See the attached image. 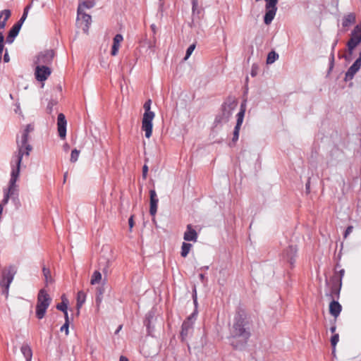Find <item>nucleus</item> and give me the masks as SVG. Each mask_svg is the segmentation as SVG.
<instances>
[{
  "mask_svg": "<svg viewBox=\"0 0 361 361\" xmlns=\"http://www.w3.org/2000/svg\"><path fill=\"white\" fill-rule=\"evenodd\" d=\"M251 336L250 325L244 310L238 309L230 329V344L234 349L245 348Z\"/></svg>",
  "mask_w": 361,
  "mask_h": 361,
  "instance_id": "1",
  "label": "nucleus"
},
{
  "mask_svg": "<svg viewBox=\"0 0 361 361\" xmlns=\"http://www.w3.org/2000/svg\"><path fill=\"white\" fill-rule=\"evenodd\" d=\"M34 130V126L32 124H27L25 128L22 133L20 140L17 137L16 143L18 150L16 154L13 156L11 165V188L8 190V193H12L14 189L15 182L17 181L20 174V167L23 159V156L25 154L29 156L30 152L32 149V146L28 144L29 133Z\"/></svg>",
  "mask_w": 361,
  "mask_h": 361,
  "instance_id": "2",
  "label": "nucleus"
},
{
  "mask_svg": "<svg viewBox=\"0 0 361 361\" xmlns=\"http://www.w3.org/2000/svg\"><path fill=\"white\" fill-rule=\"evenodd\" d=\"M51 302V298L48 294L47 291L42 288L37 295V305H36V317L39 319H42L45 316L47 308Z\"/></svg>",
  "mask_w": 361,
  "mask_h": 361,
  "instance_id": "3",
  "label": "nucleus"
},
{
  "mask_svg": "<svg viewBox=\"0 0 361 361\" xmlns=\"http://www.w3.org/2000/svg\"><path fill=\"white\" fill-rule=\"evenodd\" d=\"M16 269L14 266H9L2 270L1 278L0 279V286L3 288L2 294L6 297L8 295V290L11 282L13 280Z\"/></svg>",
  "mask_w": 361,
  "mask_h": 361,
  "instance_id": "4",
  "label": "nucleus"
},
{
  "mask_svg": "<svg viewBox=\"0 0 361 361\" xmlns=\"http://www.w3.org/2000/svg\"><path fill=\"white\" fill-rule=\"evenodd\" d=\"M77 23L79 27H82V30L85 33H88L92 23V17L90 15L85 13L80 7L78 8L77 10Z\"/></svg>",
  "mask_w": 361,
  "mask_h": 361,
  "instance_id": "5",
  "label": "nucleus"
},
{
  "mask_svg": "<svg viewBox=\"0 0 361 361\" xmlns=\"http://www.w3.org/2000/svg\"><path fill=\"white\" fill-rule=\"evenodd\" d=\"M361 42V23L357 25L351 32V36L347 42V47L350 54L353 49Z\"/></svg>",
  "mask_w": 361,
  "mask_h": 361,
  "instance_id": "6",
  "label": "nucleus"
},
{
  "mask_svg": "<svg viewBox=\"0 0 361 361\" xmlns=\"http://www.w3.org/2000/svg\"><path fill=\"white\" fill-rule=\"evenodd\" d=\"M197 315V310H194V312L183 322L180 331V337L182 340H184L192 329Z\"/></svg>",
  "mask_w": 361,
  "mask_h": 361,
  "instance_id": "7",
  "label": "nucleus"
},
{
  "mask_svg": "<svg viewBox=\"0 0 361 361\" xmlns=\"http://www.w3.org/2000/svg\"><path fill=\"white\" fill-rule=\"evenodd\" d=\"M54 57V52L51 49H47L40 52L35 61L37 66L43 65L47 66L51 64Z\"/></svg>",
  "mask_w": 361,
  "mask_h": 361,
  "instance_id": "8",
  "label": "nucleus"
},
{
  "mask_svg": "<svg viewBox=\"0 0 361 361\" xmlns=\"http://www.w3.org/2000/svg\"><path fill=\"white\" fill-rule=\"evenodd\" d=\"M237 106V102L234 97H228L221 105V111L224 118L229 119L232 115V111Z\"/></svg>",
  "mask_w": 361,
  "mask_h": 361,
  "instance_id": "9",
  "label": "nucleus"
},
{
  "mask_svg": "<svg viewBox=\"0 0 361 361\" xmlns=\"http://www.w3.org/2000/svg\"><path fill=\"white\" fill-rule=\"evenodd\" d=\"M10 187L11 180H9L8 187L7 188H4V198L1 201V203L0 204V215L3 212V206L6 205L8 202L10 198L12 199L13 200H15L18 197V185H16V182H15L14 189L12 191V193H11V195L10 192L8 193V190L11 188Z\"/></svg>",
  "mask_w": 361,
  "mask_h": 361,
  "instance_id": "10",
  "label": "nucleus"
},
{
  "mask_svg": "<svg viewBox=\"0 0 361 361\" xmlns=\"http://www.w3.org/2000/svg\"><path fill=\"white\" fill-rule=\"evenodd\" d=\"M154 116H149L148 114L143 115L142 120V130L145 132V135L147 138H149L152 134V121Z\"/></svg>",
  "mask_w": 361,
  "mask_h": 361,
  "instance_id": "11",
  "label": "nucleus"
},
{
  "mask_svg": "<svg viewBox=\"0 0 361 361\" xmlns=\"http://www.w3.org/2000/svg\"><path fill=\"white\" fill-rule=\"evenodd\" d=\"M51 69L46 66L39 65L35 68V75L37 80L43 82L51 75Z\"/></svg>",
  "mask_w": 361,
  "mask_h": 361,
  "instance_id": "12",
  "label": "nucleus"
},
{
  "mask_svg": "<svg viewBox=\"0 0 361 361\" xmlns=\"http://www.w3.org/2000/svg\"><path fill=\"white\" fill-rule=\"evenodd\" d=\"M361 66V51L360 52L359 57L355 60L352 66L348 69L345 75V80H351L356 73L360 70Z\"/></svg>",
  "mask_w": 361,
  "mask_h": 361,
  "instance_id": "13",
  "label": "nucleus"
},
{
  "mask_svg": "<svg viewBox=\"0 0 361 361\" xmlns=\"http://www.w3.org/2000/svg\"><path fill=\"white\" fill-rule=\"evenodd\" d=\"M297 248L295 246H288L283 252V258L286 259L291 266H293L295 262Z\"/></svg>",
  "mask_w": 361,
  "mask_h": 361,
  "instance_id": "14",
  "label": "nucleus"
},
{
  "mask_svg": "<svg viewBox=\"0 0 361 361\" xmlns=\"http://www.w3.org/2000/svg\"><path fill=\"white\" fill-rule=\"evenodd\" d=\"M149 196H150L149 213L152 216H154L157 212L159 199L157 197V195L154 190H151L149 191Z\"/></svg>",
  "mask_w": 361,
  "mask_h": 361,
  "instance_id": "15",
  "label": "nucleus"
},
{
  "mask_svg": "<svg viewBox=\"0 0 361 361\" xmlns=\"http://www.w3.org/2000/svg\"><path fill=\"white\" fill-rule=\"evenodd\" d=\"M198 235L197 231L192 228L191 224L187 226L185 232L184 233L183 239L185 241H193L197 240Z\"/></svg>",
  "mask_w": 361,
  "mask_h": 361,
  "instance_id": "16",
  "label": "nucleus"
},
{
  "mask_svg": "<svg viewBox=\"0 0 361 361\" xmlns=\"http://www.w3.org/2000/svg\"><path fill=\"white\" fill-rule=\"evenodd\" d=\"M123 40V37L121 34H116L113 39V44L111 50V56H116L118 52L121 43Z\"/></svg>",
  "mask_w": 361,
  "mask_h": 361,
  "instance_id": "17",
  "label": "nucleus"
},
{
  "mask_svg": "<svg viewBox=\"0 0 361 361\" xmlns=\"http://www.w3.org/2000/svg\"><path fill=\"white\" fill-rule=\"evenodd\" d=\"M332 283L333 284L331 287L330 293L329 294H326V295H329L332 300L338 299L342 283L335 281H332Z\"/></svg>",
  "mask_w": 361,
  "mask_h": 361,
  "instance_id": "18",
  "label": "nucleus"
},
{
  "mask_svg": "<svg viewBox=\"0 0 361 361\" xmlns=\"http://www.w3.org/2000/svg\"><path fill=\"white\" fill-rule=\"evenodd\" d=\"M341 310L342 306L341 305V304L336 300H332V301L329 304L330 314L335 318H337L339 316Z\"/></svg>",
  "mask_w": 361,
  "mask_h": 361,
  "instance_id": "19",
  "label": "nucleus"
},
{
  "mask_svg": "<svg viewBox=\"0 0 361 361\" xmlns=\"http://www.w3.org/2000/svg\"><path fill=\"white\" fill-rule=\"evenodd\" d=\"M21 27L20 25L15 24L11 29L9 30L8 34L6 37V42L11 44L13 42L14 39L18 35Z\"/></svg>",
  "mask_w": 361,
  "mask_h": 361,
  "instance_id": "20",
  "label": "nucleus"
},
{
  "mask_svg": "<svg viewBox=\"0 0 361 361\" xmlns=\"http://www.w3.org/2000/svg\"><path fill=\"white\" fill-rule=\"evenodd\" d=\"M68 300L65 296V295H63L61 296V302L56 305V309L63 312L64 313V317H68Z\"/></svg>",
  "mask_w": 361,
  "mask_h": 361,
  "instance_id": "21",
  "label": "nucleus"
},
{
  "mask_svg": "<svg viewBox=\"0 0 361 361\" xmlns=\"http://www.w3.org/2000/svg\"><path fill=\"white\" fill-rule=\"evenodd\" d=\"M11 12L9 9L3 10L0 13V29H4L6 27V21L11 17Z\"/></svg>",
  "mask_w": 361,
  "mask_h": 361,
  "instance_id": "22",
  "label": "nucleus"
},
{
  "mask_svg": "<svg viewBox=\"0 0 361 361\" xmlns=\"http://www.w3.org/2000/svg\"><path fill=\"white\" fill-rule=\"evenodd\" d=\"M245 113V105L244 104H241L240 111L237 114V121H236V125L234 128L240 129V127L243 122Z\"/></svg>",
  "mask_w": 361,
  "mask_h": 361,
  "instance_id": "23",
  "label": "nucleus"
},
{
  "mask_svg": "<svg viewBox=\"0 0 361 361\" xmlns=\"http://www.w3.org/2000/svg\"><path fill=\"white\" fill-rule=\"evenodd\" d=\"M245 113V105L244 104H241L240 111L237 114V121H236V125L234 128L240 129V127L243 122Z\"/></svg>",
  "mask_w": 361,
  "mask_h": 361,
  "instance_id": "24",
  "label": "nucleus"
},
{
  "mask_svg": "<svg viewBox=\"0 0 361 361\" xmlns=\"http://www.w3.org/2000/svg\"><path fill=\"white\" fill-rule=\"evenodd\" d=\"M20 351L23 355L24 357L25 358L26 361H31L32 357V351L30 346L28 344L24 343L20 348Z\"/></svg>",
  "mask_w": 361,
  "mask_h": 361,
  "instance_id": "25",
  "label": "nucleus"
},
{
  "mask_svg": "<svg viewBox=\"0 0 361 361\" xmlns=\"http://www.w3.org/2000/svg\"><path fill=\"white\" fill-rule=\"evenodd\" d=\"M355 23V15L353 13H350L343 18L342 25L344 27H349Z\"/></svg>",
  "mask_w": 361,
  "mask_h": 361,
  "instance_id": "26",
  "label": "nucleus"
},
{
  "mask_svg": "<svg viewBox=\"0 0 361 361\" xmlns=\"http://www.w3.org/2000/svg\"><path fill=\"white\" fill-rule=\"evenodd\" d=\"M276 11H274V9L266 10V13L264 16V22L266 25H269L271 23L276 15Z\"/></svg>",
  "mask_w": 361,
  "mask_h": 361,
  "instance_id": "27",
  "label": "nucleus"
},
{
  "mask_svg": "<svg viewBox=\"0 0 361 361\" xmlns=\"http://www.w3.org/2000/svg\"><path fill=\"white\" fill-rule=\"evenodd\" d=\"M86 299V294L84 291L80 290L78 291L77 294V308L79 310V309L82 306V305L85 303ZM79 313V311L78 312Z\"/></svg>",
  "mask_w": 361,
  "mask_h": 361,
  "instance_id": "28",
  "label": "nucleus"
},
{
  "mask_svg": "<svg viewBox=\"0 0 361 361\" xmlns=\"http://www.w3.org/2000/svg\"><path fill=\"white\" fill-rule=\"evenodd\" d=\"M192 245L188 243L183 242L181 246L180 255L183 257H186L190 252Z\"/></svg>",
  "mask_w": 361,
  "mask_h": 361,
  "instance_id": "29",
  "label": "nucleus"
},
{
  "mask_svg": "<svg viewBox=\"0 0 361 361\" xmlns=\"http://www.w3.org/2000/svg\"><path fill=\"white\" fill-rule=\"evenodd\" d=\"M110 264V262L106 260V259L100 258L99 265V269H101L104 274L108 273L109 267Z\"/></svg>",
  "mask_w": 361,
  "mask_h": 361,
  "instance_id": "30",
  "label": "nucleus"
},
{
  "mask_svg": "<svg viewBox=\"0 0 361 361\" xmlns=\"http://www.w3.org/2000/svg\"><path fill=\"white\" fill-rule=\"evenodd\" d=\"M95 5V1L94 0H85V1H80L79 3V5H78V8H81V9L83 10V8H92V7H94Z\"/></svg>",
  "mask_w": 361,
  "mask_h": 361,
  "instance_id": "31",
  "label": "nucleus"
},
{
  "mask_svg": "<svg viewBox=\"0 0 361 361\" xmlns=\"http://www.w3.org/2000/svg\"><path fill=\"white\" fill-rule=\"evenodd\" d=\"M151 104H152V100L151 99H147L144 105H143V108L145 109V113L143 115H146V114H148L149 116H155V114L153 111H151Z\"/></svg>",
  "mask_w": 361,
  "mask_h": 361,
  "instance_id": "32",
  "label": "nucleus"
},
{
  "mask_svg": "<svg viewBox=\"0 0 361 361\" xmlns=\"http://www.w3.org/2000/svg\"><path fill=\"white\" fill-rule=\"evenodd\" d=\"M278 59L279 54L274 51H271L267 55V63L271 64Z\"/></svg>",
  "mask_w": 361,
  "mask_h": 361,
  "instance_id": "33",
  "label": "nucleus"
},
{
  "mask_svg": "<svg viewBox=\"0 0 361 361\" xmlns=\"http://www.w3.org/2000/svg\"><path fill=\"white\" fill-rule=\"evenodd\" d=\"M228 120L229 119L224 118V116H223V114L221 112L220 114L216 116L214 121V125L215 127H217L221 123L228 122Z\"/></svg>",
  "mask_w": 361,
  "mask_h": 361,
  "instance_id": "34",
  "label": "nucleus"
},
{
  "mask_svg": "<svg viewBox=\"0 0 361 361\" xmlns=\"http://www.w3.org/2000/svg\"><path fill=\"white\" fill-rule=\"evenodd\" d=\"M42 272L43 275L44 276V281L46 283V286L49 284V283H51L52 281L51 276V271L49 269L43 267L42 268Z\"/></svg>",
  "mask_w": 361,
  "mask_h": 361,
  "instance_id": "35",
  "label": "nucleus"
},
{
  "mask_svg": "<svg viewBox=\"0 0 361 361\" xmlns=\"http://www.w3.org/2000/svg\"><path fill=\"white\" fill-rule=\"evenodd\" d=\"M101 279H102L101 273L99 271H94L92 276L90 283L92 285H94L96 283H99L100 282Z\"/></svg>",
  "mask_w": 361,
  "mask_h": 361,
  "instance_id": "36",
  "label": "nucleus"
},
{
  "mask_svg": "<svg viewBox=\"0 0 361 361\" xmlns=\"http://www.w3.org/2000/svg\"><path fill=\"white\" fill-rule=\"evenodd\" d=\"M266 1V10L274 9V11H277L276 4L278 0H265Z\"/></svg>",
  "mask_w": 361,
  "mask_h": 361,
  "instance_id": "37",
  "label": "nucleus"
},
{
  "mask_svg": "<svg viewBox=\"0 0 361 361\" xmlns=\"http://www.w3.org/2000/svg\"><path fill=\"white\" fill-rule=\"evenodd\" d=\"M344 274H345V270L343 269H341L338 274H336L331 281H336L338 283H342V279L344 276Z\"/></svg>",
  "mask_w": 361,
  "mask_h": 361,
  "instance_id": "38",
  "label": "nucleus"
},
{
  "mask_svg": "<svg viewBox=\"0 0 361 361\" xmlns=\"http://www.w3.org/2000/svg\"><path fill=\"white\" fill-rule=\"evenodd\" d=\"M30 5H28L24 8V11H23V13L22 15L21 18L16 24L20 25V27H22L23 23H24V21L25 20V19L27 16L28 10L30 9Z\"/></svg>",
  "mask_w": 361,
  "mask_h": 361,
  "instance_id": "39",
  "label": "nucleus"
},
{
  "mask_svg": "<svg viewBox=\"0 0 361 361\" xmlns=\"http://www.w3.org/2000/svg\"><path fill=\"white\" fill-rule=\"evenodd\" d=\"M67 121L64 114H59L57 118V126H66Z\"/></svg>",
  "mask_w": 361,
  "mask_h": 361,
  "instance_id": "40",
  "label": "nucleus"
},
{
  "mask_svg": "<svg viewBox=\"0 0 361 361\" xmlns=\"http://www.w3.org/2000/svg\"><path fill=\"white\" fill-rule=\"evenodd\" d=\"M79 154H80L79 150H78L77 149H73L71 152V154L70 161L72 163L76 162L78 159Z\"/></svg>",
  "mask_w": 361,
  "mask_h": 361,
  "instance_id": "41",
  "label": "nucleus"
},
{
  "mask_svg": "<svg viewBox=\"0 0 361 361\" xmlns=\"http://www.w3.org/2000/svg\"><path fill=\"white\" fill-rule=\"evenodd\" d=\"M69 324H70L69 317H65V323L61 327L60 331L61 332L64 331L66 335H68V334H69V331H68Z\"/></svg>",
  "mask_w": 361,
  "mask_h": 361,
  "instance_id": "42",
  "label": "nucleus"
},
{
  "mask_svg": "<svg viewBox=\"0 0 361 361\" xmlns=\"http://www.w3.org/2000/svg\"><path fill=\"white\" fill-rule=\"evenodd\" d=\"M195 47H196L195 43H193L189 46V47L186 50V54H185L184 60H187L190 56V55L195 50Z\"/></svg>",
  "mask_w": 361,
  "mask_h": 361,
  "instance_id": "43",
  "label": "nucleus"
},
{
  "mask_svg": "<svg viewBox=\"0 0 361 361\" xmlns=\"http://www.w3.org/2000/svg\"><path fill=\"white\" fill-rule=\"evenodd\" d=\"M192 13L200 14V9L198 8V1L197 0H192Z\"/></svg>",
  "mask_w": 361,
  "mask_h": 361,
  "instance_id": "44",
  "label": "nucleus"
},
{
  "mask_svg": "<svg viewBox=\"0 0 361 361\" xmlns=\"http://www.w3.org/2000/svg\"><path fill=\"white\" fill-rule=\"evenodd\" d=\"M58 132L60 137L64 139L66 135V126H58Z\"/></svg>",
  "mask_w": 361,
  "mask_h": 361,
  "instance_id": "45",
  "label": "nucleus"
},
{
  "mask_svg": "<svg viewBox=\"0 0 361 361\" xmlns=\"http://www.w3.org/2000/svg\"><path fill=\"white\" fill-rule=\"evenodd\" d=\"M339 341V336L338 334H334L331 338V343L333 348H335Z\"/></svg>",
  "mask_w": 361,
  "mask_h": 361,
  "instance_id": "46",
  "label": "nucleus"
},
{
  "mask_svg": "<svg viewBox=\"0 0 361 361\" xmlns=\"http://www.w3.org/2000/svg\"><path fill=\"white\" fill-rule=\"evenodd\" d=\"M192 300H193V303L195 305V310H197V290H196V288H194L193 289V291H192Z\"/></svg>",
  "mask_w": 361,
  "mask_h": 361,
  "instance_id": "47",
  "label": "nucleus"
},
{
  "mask_svg": "<svg viewBox=\"0 0 361 361\" xmlns=\"http://www.w3.org/2000/svg\"><path fill=\"white\" fill-rule=\"evenodd\" d=\"M239 132H240V129L234 128L233 133V138H232V141L233 142H235L238 140Z\"/></svg>",
  "mask_w": 361,
  "mask_h": 361,
  "instance_id": "48",
  "label": "nucleus"
},
{
  "mask_svg": "<svg viewBox=\"0 0 361 361\" xmlns=\"http://www.w3.org/2000/svg\"><path fill=\"white\" fill-rule=\"evenodd\" d=\"M147 173H148V166L146 164H145L142 167V177L144 179H145L147 178Z\"/></svg>",
  "mask_w": 361,
  "mask_h": 361,
  "instance_id": "49",
  "label": "nucleus"
},
{
  "mask_svg": "<svg viewBox=\"0 0 361 361\" xmlns=\"http://www.w3.org/2000/svg\"><path fill=\"white\" fill-rule=\"evenodd\" d=\"M353 227L352 226H349L346 228L344 233V238H346L353 231Z\"/></svg>",
  "mask_w": 361,
  "mask_h": 361,
  "instance_id": "50",
  "label": "nucleus"
},
{
  "mask_svg": "<svg viewBox=\"0 0 361 361\" xmlns=\"http://www.w3.org/2000/svg\"><path fill=\"white\" fill-rule=\"evenodd\" d=\"M329 59H330V68H332L333 66H334V51H331Z\"/></svg>",
  "mask_w": 361,
  "mask_h": 361,
  "instance_id": "51",
  "label": "nucleus"
},
{
  "mask_svg": "<svg viewBox=\"0 0 361 361\" xmlns=\"http://www.w3.org/2000/svg\"><path fill=\"white\" fill-rule=\"evenodd\" d=\"M56 102H54V101H51L49 102L48 105H47V109L48 111H49V113L51 112L52 111V108H53V106L56 104Z\"/></svg>",
  "mask_w": 361,
  "mask_h": 361,
  "instance_id": "52",
  "label": "nucleus"
},
{
  "mask_svg": "<svg viewBox=\"0 0 361 361\" xmlns=\"http://www.w3.org/2000/svg\"><path fill=\"white\" fill-rule=\"evenodd\" d=\"M128 224L130 229H131L134 226V221H133V216H130V217L128 219Z\"/></svg>",
  "mask_w": 361,
  "mask_h": 361,
  "instance_id": "53",
  "label": "nucleus"
},
{
  "mask_svg": "<svg viewBox=\"0 0 361 361\" xmlns=\"http://www.w3.org/2000/svg\"><path fill=\"white\" fill-rule=\"evenodd\" d=\"M9 61H10V58H9V56H8V51H7V49H6V52H5L4 56V61L5 63H8Z\"/></svg>",
  "mask_w": 361,
  "mask_h": 361,
  "instance_id": "54",
  "label": "nucleus"
},
{
  "mask_svg": "<svg viewBox=\"0 0 361 361\" xmlns=\"http://www.w3.org/2000/svg\"><path fill=\"white\" fill-rule=\"evenodd\" d=\"M63 149L65 152H68L70 149V146L68 143H65L63 145Z\"/></svg>",
  "mask_w": 361,
  "mask_h": 361,
  "instance_id": "55",
  "label": "nucleus"
},
{
  "mask_svg": "<svg viewBox=\"0 0 361 361\" xmlns=\"http://www.w3.org/2000/svg\"><path fill=\"white\" fill-rule=\"evenodd\" d=\"M338 41V39H336V40L334 42V43H333V44H332V47H331V51H334V49H335L336 46L337 45Z\"/></svg>",
  "mask_w": 361,
  "mask_h": 361,
  "instance_id": "56",
  "label": "nucleus"
},
{
  "mask_svg": "<svg viewBox=\"0 0 361 361\" xmlns=\"http://www.w3.org/2000/svg\"><path fill=\"white\" fill-rule=\"evenodd\" d=\"M0 43H4V36L1 32H0Z\"/></svg>",
  "mask_w": 361,
  "mask_h": 361,
  "instance_id": "57",
  "label": "nucleus"
},
{
  "mask_svg": "<svg viewBox=\"0 0 361 361\" xmlns=\"http://www.w3.org/2000/svg\"><path fill=\"white\" fill-rule=\"evenodd\" d=\"M122 328H123V325L122 324L119 325L115 331V334H118L119 333V331L122 329Z\"/></svg>",
  "mask_w": 361,
  "mask_h": 361,
  "instance_id": "58",
  "label": "nucleus"
},
{
  "mask_svg": "<svg viewBox=\"0 0 361 361\" xmlns=\"http://www.w3.org/2000/svg\"><path fill=\"white\" fill-rule=\"evenodd\" d=\"M150 27H151L152 32H154V34H155L156 30H157L156 25L154 24H152V25H151Z\"/></svg>",
  "mask_w": 361,
  "mask_h": 361,
  "instance_id": "59",
  "label": "nucleus"
},
{
  "mask_svg": "<svg viewBox=\"0 0 361 361\" xmlns=\"http://www.w3.org/2000/svg\"><path fill=\"white\" fill-rule=\"evenodd\" d=\"M119 361H128V359L126 357L121 355L119 358Z\"/></svg>",
  "mask_w": 361,
  "mask_h": 361,
  "instance_id": "60",
  "label": "nucleus"
},
{
  "mask_svg": "<svg viewBox=\"0 0 361 361\" xmlns=\"http://www.w3.org/2000/svg\"><path fill=\"white\" fill-rule=\"evenodd\" d=\"M4 49V43H0V53L3 54V51Z\"/></svg>",
  "mask_w": 361,
  "mask_h": 361,
  "instance_id": "61",
  "label": "nucleus"
},
{
  "mask_svg": "<svg viewBox=\"0 0 361 361\" xmlns=\"http://www.w3.org/2000/svg\"><path fill=\"white\" fill-rule=\"evenodd\" d=\"M199 278H200V279L203 282V281H204V279H205V276H204V274H200L199 275Z\"/></svg>",
  "mask_w": 361,
  "mask_h": 361,
  "instance_id": "62",
  "label": "nucleus"
},
{
  "mask_svg": "<svg viewBox=\"0 0 361 361\" xmlns=\"http://www.w3.org/2000/svg\"><path fill=\"white\" fill-rule=\"evenodd\" d=\"M336 329V326L334 325V326H332L331 328H330V331L331 333H334Z\"/></svg>",
  "mask_w": 361,
  "mask_h": 361,
  "instance_id": "63",
  "label": "nucleus"
},
{
  "mask_svg": "<svg viewBox=\"0 0 361 361\" xmlns=\"http://www.w3.org/2000/svg\"><path fill=\"white\" fill-rule=\"evenodd\" d=\"M256 74H257L256 71L252 68V71H251V75H252V77H254V76H255V75H256Z\"/></svg>",
  "mask_w": 361,
  "mask_h": 361,
  "instance_id": "64",
  "label": "nucleus"
}]
</instances>
